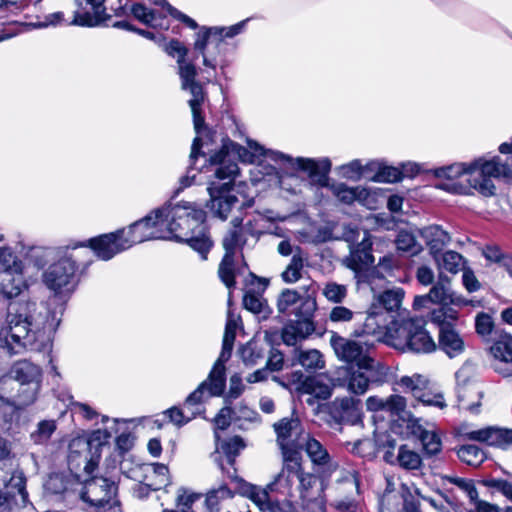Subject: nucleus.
Here are the masks:
<instances>
[{
	"label": "nucleus",
	"mask_w": 512,
	"mask_h": 512,
	"mask_svg": "<svg viewBox=\"0 0 512 512\" xmlns=\"http://www.w3.org/2000/svg\"><path fill=\"white\" fill-rule=\"evenodd\" d=\"M24 288L21 262L14 259L13 265L4 270L0 282V306H7L8 310V331L4 339L0 337V346L7 348L10 354L19 353L21 348L41 351L49 343V310L35 302H12Z\"/></svg>",
	"instance_id": "f257e3e1"
},
{
	"label": "nucleus",
	"mask_w": 512,
	"mask_h": 512,
	"mask_svg": "<svg viewBox=\"0 0 512 512\" xmlns=\"http://www.w3.org/2000/svg\"><path fill=\"white\" fill-rule=\"evenodd\" d=\"M404 295L405 292L402 288L393 287L381 292L377 297V301L385 310L393 312L401 307Z\"/></svg>",
	"instance_id": "58836bf2"
},
{
	"label": "nucleus",
	"mask_w": 512,
	"mask_h": 512,
	"mask_svg": "<svg viewBox=\"0 0 512 512\" xmlns=\"http://www.w3.org/2000/svg\"><path fill=\"white\" fill-rule=\"evenodd\" d=\"M132 15L140 22L148 25L155 19V13L153 10L148 9L142 3H135L131 7Z\"/></svg>",
	"instance_id": "774afa93"
},
{
	"label": "nucleus",
	"mask_w": 512,
	"mask_h": 512,
	"mask_svg": "<svg viewBox=\"0 0 512 512\" xmlns=\"http://www.w3.org/2000/svg\"><path fill=\"white\" fill-rule=\"evenodd\" d=\"M330 344L336 356L346 363H355L356 366H359L378 361L372 356L374 343L362 338L352 340L333 334Z\"/></svg>",
	"instance_id": "f8f14e48"
},
{
	"label": "nucleus",
	"mask_w": 512,
	"mask_h": 512,
	"mask_svg": "<svg viewBox=\"0 0 512 512\" xmlns=\"http://www.w3.org/2000/svg\"><path fill=\"white\" fill-rule=\"evenodd\" d=\"M304 298L296 290L284 289L278 296L277 309L279 313L285 314L298 302L300 305Z\"/></svg>",
	"instance_id": "09e8293b"
},
{
	"label": "nucleus",
	"mask_w": 512,
	"mask_h": 512,
	"mask_svg": "<svg viewBox=\"0 0 512 512\" xmlns=\"http://www.w3.org/2000/svg\"><path fill=\"white\" fill-rule=\"evenodd\" d=\"M316 309L317 302L314 298L306 296L301 301L294 312L297 319L288 321L282 328L281 337L286 345L295 346L315 332L313 316Z\"/></svg>",
	"instance_id": "1a4fd4ad"
},
{
	"label": "nucleus",
	"mask_w": 512,
	"mask_h": 512,
	"mask_svg": "<svg viewBox=\"0 0 512 512\" xmlns=\"http://www.w3.org/2000/svg\"><path fill=\"white\" fill-rule=\"evenodd\" d=\"M299 392L308 394L311 397L306 400L307 404L313 405L315 399L327 400L332 396L333 385L321 377H306L298 388Z\"/></svg>",
	"instance_id": "cd10ccee"
},
{
	"label": "nucleus",
	"mask_w": 512,
	"mask_h": 512,
	"mask_svg": "<svg viewBox=\"0 0 512 512\" xmlns=\"http://www.w3.org/2000/svg\"><path fill=\"white\" fill-rule=\"evenodd\" d=\"M76 271L75 262L64 257L52 264L43 275L45 285L55 293L71 291L70 284Z\"/></svg>",
	"instance_id": "6ab92c4d"
},
{
	"label": "nucleus",
	"mask_w": 512,
	"mask_h": 512,
	"mask_svg": "<svg viewBox=\"0 0 512 512\" xmlns=\"http://www.w3.org/2000/svg\"><path fill=\"white\" fill-rule=\"evenodd\" d=\"M244 447L245 443L240 436H234L222 442L221 449L226 456L228 464L234 465L235 458Z\"/></svg>",
	"instance_id": "5fc2aeb1"
},
{
	"label": "nucleus",
	"mask_w": 512,
	"mask_h": 512,
	"mask_svg": "<svg viewBox=\"0 0 512 512\" xmlns=\"http://www.w3.org/2000/svg\"><path fill=\"white\" fill-rule=\"evenodd\" d=\"M430 380L421 374H413L412 376L401 377L397 384L404 392H409L416 399L427 388Z\"/></svg>",
	"instance_id": "e433bc0d"
},
{
	"label": "nucleus",
	"mask_w": 512,
	"mask_h": 512,
	"mask_svg": "<svg viewBox=\"0 0 512 512\" xmlns=\"http://www.w3.org/2000/svg\"><path fill=\"white\" fill-rule=\"evenodd\" d=\"M239 355L247 367H253L265 358V349L251 341L239 349Z\"/></svg>",
	"instance_id": "a19ab883"
},
{
	"label": "nucleus",
	"mask_w": 512,
	"mask_h": 512,
	"mask_svg": "<svg viewBox=\"0 0 512 512\" xmlns=\"http://www.w3.org/2000/svg\"><path fill=\"white\" fill-rule=\"evenodd\" d=\"M439 347L452 358L464 351L465 344L460 334L452 327L439 331Z\"/></svg>",
	"instance_id": "f704fd0d"
},
{
	"label": "nucleus",
	"mask_w": 512,
	"mask_h": 512,
	"mask_svg": "<svg viewBox=\"0 0 512 512\" xmlns=\"http://www.w3.org/2000/svg\"><path fill=\"white\" fill-rule=\"evenodd\" d=\"M74 481L69 477L54 473L51 474L44 484L45 492L49 495L69 494Z\"/></svg>",
	"instance_id": "c9c22d12"
},
{
	"label": "nucleus",
	"mask_w": 512,
	"mask_h": 512,
	"mask_svg": "<svg viewBox=\"0 0 512 512\" xmlns=\"http://www.w3.org/2000/svg\"><path fill=\"white\" fill-rule=\"evenodd\" d=\"M431 321L439 326V331L445 328L453 327L454 322L458 319V312L444 304L434 309L430 314Z\"/></svg>",
	"instance_id": "4c0bfd02"
},
{
	"label": "nucleus",
	"mask_w": 512,
	"mask_h": 512,
	"mask_svg": "<svg viewBox=\"0 0 512 512\" xmlns=\"http://www.w3.org/2000/svg\"><path fill=\"white\" fill-rule=\"evenodd\" d=\"M302 449L305 450L314 465L329 468L333 467L332 458L326 447L317 439L311 437L309 433H307L303 440Z\"/></svg>",
	"instance_id": "c756f323"
},
{
	"label": "nucleus",
	"mask_w": 512,
	"mask_h": 512,
	"mask_svg": "<svg viewBox=\"0 0 512 512\" xmlns=\"http://www.w3.org/2000/svg\"><path fill=\"white\" fill-rule=\"evenodd\" d=\"M37 392L38 384L28 386L12 378L0 380V400L16 410L34 403Z\"/></svg>",
	"instance_id": "2eb2a0df"
},
{
	"label": "nucleus",
	"mask_w": 512,
	"mask_h": 512,
	"mask_svg": "<svg viewBox=\"0 0 512 512\" xmlns=\"http://www.w3.org/2000/svg\"><path fill=\"white\" fill-rule=\"evenodd\" d=\"M339 239L348 243L349 255L343 259V265L355 273L368 269L374 263L371 235L350 224H343Z\"/></svg>",
	"instance_id": "39448f33"
},
{
	"label": "nucleus",
	"mask_w": 512,
	"mask_h": 512,
	"mask_svg": "<svg viewBox=\"0 0 512 512\" xmlns=\"http://www.w3.org/2000/svg\"><path fill=\"white\" fill-rule=\"evenodd\" d=\"M235 337L236 332L225 330L223 336L222 351L218 360L215 362L212 370L209 373V380L211 382V395H221L224 392L226 383L224 363L231 357Z\"/></svg>",
	"instance_id": "aec40b11"
},
{
	"label": "nucleus",
	"mask_w": 512,
	"mask_h": 512,
	"mask_svg": "<svg viewBox=\"0 0 512 512\" xmlns=\"http://www.w3.org/2000/svg\"><path fill=\"white\" fill-rule=\"evenodd\" d=\"M181 88L189 90L192 98L205 96L202 85L196 81L197 71L193 63L178 62Z\"/></svg>",
	"instance_id": "2f4dec72"
},
{
	"label": "nucleus",
	"mask_w": 512,
	"mask_h": 512,
	"mask_svg": "<svg viewBox=\"0 0 512 512\" xmlns=\"http://www.w3.org/2000/svg\"><path fill=\"white\" fill-rule=\"evenodd\" d=\"M152 476L155 478L154 480H150L146 485L154 490H160L163 486H166L169 483L168 478V467L164 464L154 463L151 465Z\"/></svg>",
	"instance_id": "603ef678"
},
{
	"label": "nucleus",
	"mask_w": 512,
	"mask_h": 512,
	"mask_svg": "<svg viewBox=\"0 0 512 512\" xmlns=\"http://www.w3.org/2000/svg\"><path fill=\"white\" fill-rule=\"evenodd\" d=\"M397 461L401 467L407 470H415L421 467L422 460L418 453L402 445L399 448Z\"/></svg>",
	"instance_id": "de8ad7c7"
},
{
	"label": "nucleus",
	"mask_w": 512,
	"mask_h": 512,
	"mask_svg": "<svg viewBox=\"0 0 512 512\" xmlns=\"http://www.w3.org/2000/svg\"><path fill=\"white\" fill-rule=\"evenodd\" d=\"M328 409L330 416L338 424L356 425L361 422L360 400L352 397L337 398L328 405Z\"/></svg>",
	"instance_id": "4be33fe9"
},
{
	"label": "nucleus",
	"mask_w": 512,
	"mask_h": 512,
	"mask_svg": "<svg viewBox=\"0 0 512 512\" xmlns=\"http://www.w3.org/2000/svg\"><path fill=\"white\" fill-rule=\"evenodd\" d=\"M395 242L398 250L411 254H417L421 251V246L417 243L415 236L408 231H400Z\"/></svg>",
	"instance_id": "6e6d98bb"
},
{
	"label": "nucleus",
	"mask_w": 512,
	"mask_h": 512,
	"mask_svg": "<svg viewBox=\"0 0 512 512\" xmlns=\"http://www.w3.org/2000/svg\"><path fill=\"white\" fill-rule=\"evenodd\" d=\"M459 459L470 466H479L485 460V453L476 445H463L457 451Z\"/></svg>",
	"instance_id": "c03bdc74"
},
{
	"label": "nucleus",
	"mask_w": 512,
	"mask_h": 512,
	"mask_svg": "<svg viewBox=\"0 0 512 512\" xmlns=\"http://www.w3.org/2000/svg\"><path fill=\"white\" fill-rule=\"evenodd\" d=\"M322 294L327 301L334 304H341L347 297L348 288L346 285L330 281L325 283Z\"/></svg>",
	"instance_id": "49530a36"
},
{
	"label": "nucleus",
	"mask_w": 512,
	"mask_h": 512,
	"mask_svg": "<svg viewBox=\"0 0 512 512\" xmlns=\"http://www.w3.org/2000/svg\"><path fill=\"white\" fill-rule=\"evenodd\" d=\"M470 178L467 182L484 197L496 194V187L491 178H508L512 175L510 166L498 156L490 160L478 158L470 163Z\"/></svg>",
	"instance_id": "0eeeda50"
},
{
	"label": "nucleus",
	"mask_w": 512,
	"mask_h": 512,
	"mask_svg": "<svg viewBox=\"0 0 512 512\" xmlns=\"http://www.w3.org/2000/svg\"><path fill=\"white\" fill-rule=\"evenodd\" d=\"M90 441L84 438H75L69 443L68 464L70 469H78L83 465L88 473L96 465L90 459Z\"/></svg>",
	"instance_id": "b1692460"
},
{
	"label": "nucleus",
	"mask_w": 512,
	"mask_h": 512,
	"mask_svg": "<svg viewBox=\"0 0 512 512\" xmlns=\"http://www.w3.org/2000/svg\"><path fill=\"white\" fill-rule=\"evenodd\" d=\"M419 300H430L438 304H454L466 305L465 299L450 288V281L447 277H440L439 280L433 285L429 293L418 298Z\"/></svg>",
	"instance_id": "393cba45"
},
{
	"label": "nucleus",
	"mask_w": 512,
	"mask_h": 512,
	"mask_svg": "<svg viewBox=\"0 0 512 512\" xmlns=\"http://www.w3.org/2000/svg\"><path fill=\"white\" fill-rule=\"evenodd\" d=\"M470 164L455 163L446 167H441L436 170L437 177H444L447 179L458 178L462 175H467L470 178Z\"/></svg>",
	"instance_id": "bf43d9fd"
},
{
	"label": "nucleus",
	"mask_w": 512,
	"mask_h": 512,
	"mask_svg": "<svg viewBox=\"0 0 512 512\" xmlns=\"http://www.w3.org/2000/svg\"><path fill=\"white\" fill-rule=\"evenodd\" d=\"M292 365H300L308 372H315L325 367L322 353L317 349L295 348L292 354Z\"/></svg>",
	"instance_id": "c85d7f7f"
},
{
	"label": "nucleus",
	"mask_w": 512,
	"mask_h": 512,
	"mask_svg": "<svg viewBox=\"0 0 512 512\" xmlns=\"http://www.w3.org/2000/svg\"><path fill=\"white\" fill-rule=\"evenodd\" d=\"M235 473L236 470L234 469L232 473L227 472V475L231 481L241 483V493L244 496L250 498L257 506H259L261 510H268L270 504L274 501L271 496V494L274 492L268 489V485L265 488H260L258 486L246 483Z\"/></svg>",
	"instance_id": "bb28decb"
},
{
	"label": "nucleus",
	"mask_w": 512,
	"mask_h": 512,
	"mask_svg": "<svg viewBox=\"0 0 512 512\" xmlns=\"http://www.w3.org/2000/svg\"><path fill=\"white\" fill-rule=\"evenodd\" d=\"M89 245L102 260H110L116 254L131 247L125 237V229L92 238L89 240Z\"/></svg>",
	"instance_id": "412c9836"
},
{
	"label": "nucleus",
	"mask_w": 512,
	"mask_h": 512,
	"mask_svg": "<svg viewBox=\"0 0 512 512\" xmlns=\"http://www.w3.org/2000/svg\"><path fill=\"white\" fill-rule=\"evenodd\" d=\"M493 344L490 347L492 356L500 362L512 365V336L501 330L495 332V337L492 339Z\"/></svg>",
	"instance_id": "473e14b6"
},
{
	"label": "nucleus",
	"mask_w": 512,
	"mask_h": 512,
	"mask_svg": "<svg viewBox=\"0 0 512 512\" xmlns=\"http://www.w3.org/2000/svg\"><path fill=\"white\" fill-rule=\"evenodd\" d=\"M12 379L17 380L23 384L31 386L38 384L40 386L41 370L40 368L27 360H21L14 364L12 368Z\"/></svg>",
	"instance_id": "72a5a7b5"
},
{
	"label": "nucleus",
	"mask_w": 512,
	"mask_h": 512,
	"mask_svg": "<svg viewBox=\"0 0 512 512\" xmlns=\"http://www.w3.org/2000/svg\"><path fill=\"white\" fill-rule=\"evenodd\" d=\"M389 344L400 351L430 353L436 349V343L425 329L422 318H409L395 322L388 329Z\"/></svg>",
	"instance_id": "7ed1b4c3"
},
{
	"label": "nucleus",
	"mask_w": 512,
	"mask_h": 512,
	"mask_svg": "<svg viewBox=\"0 0 512 512\" xmlns=\"http://www.w3.org/2000/svg\"><path fill=\"white\" fill-rule=\"evenodd\" d=\"M461 435L467 440L486 443L490 446L504 447L512 444V430L488 426L478 430H469L468 426L461 428Z\"/></svg>",
	"instance_id": "5701e85b"
},
{
	"label": "nucleus",
	"mask_w": 512,
	"mask_h": 512,
	"mask_svg": "<svg viewBox=\"0 0 512 512\" xmlns=\"http://www.w3.org/2000/svg\"><path fill=\"white\" fill-rule=\"evenodd\" d=\"M300 498L304 509L310 512H325L326 500L323 495L325 484L323 481L310 474L305 473L301 466V475L298 478Z\"/></svg>",
	"instance_id": "dca6fc26"
},
{
	"label": "nucleus",
	"mask_w": 512,
	"mask_h": 512,
	"mask_svg": "<svg viewBox=\"0 0 512 512\" xmlns=\"http://www.w3.org/2000/svg\"><path fill=\"white\" fill-rule=\"evenodd\" d=\"M482 484L501 493L505 498L512 502V477L511 478H487L482 480Z\"/></svg>",
	"instance_id": "3c124183"
},
{
	"label": "nucleus",
	"mask_w": 512,
	"mask_h": 512,
	"mask_svg": "<svg viewBox=\"0 0 512 512\" xmlns=\"http://www.w3.org/2000/svg\"><path fill=\"white\" fill-rule=\"evenodd\" d=\"M163 208H167L164 214L167 239L173 238L176 241L189 244L192 249L206 259V255L212 247V241L208 237L204 225L205 212L188 202L175 205L168 202L163 205Z\"/></svg>",
	"instance_id": "f03ea898"
},
{
	"label": "nucleus",
	"mask_w": 512,
	"mask_h": 512,
	"mask_svg": "<svg viewBox=\"0 0 512 512\" xmlns=\"http://www.w3.org/2000/svg\"><path fill=\"white\" fill-rule=\"evenodd\" d=\"M238 170L236 163H228L218 167L214 173V179L210 181L207 188L210 195L211 210L222 220L227 219L232 206L238 202L236 196L227 195L233 187Z\"/></svg>",
	"instance_id": "20e7f679"
},
{
	"label": "nucleus",
	"mask_w": 512,
	"mask_h": 512,
	"mask_svg": "<svg viewBox=\"0 0 512 512\" xmlns=\"http://www.w3.org/2000/svg\"><path fill=\"white\" fill-rule=\"evenodd\" d=\"M463 257L458 252L449 250L442 255L440 266L450 273L456 274L463 268Z\"/></svg>",
	"instance_id": "680f3d73"
},
{
	"label": "nucleus",
	"mask_w": 512,
	"mask_h": 512,
	"mask_svg": "<svg viewBox=\"0 0 512 512\" xmlns=\"http://www.w3.org/2000/svg\"><path fill=\"white\" fill-rule=\"evenodd\" d=\"M406 406V399L401 395L394 394L385 399V411L403 420H405L406 415H409Z\"/></svg>",
	"instance_id": "8fccbe9b"
},
{
	"label": "nucleus",
	"mask_w": 512,
	"mask_h": 512,
	"mask_svg": "<svg viewBox=\"0 0 512 512\" xmlns=\"http://www.w3.org/2000/svg\"><path fill=\"white\" fill-rule=\"evenodd\" d=\"M232 492L227 485H220L217 489H212L207 493L206 505L211 512L219 511V502L223 499L231 498Z\"/></svg>",
	"instance_id": "864d4df0"
},
{
	"label": "nucleus",
	"mask_w": 512,
	"mask_h": 512,
	"mask_svg": "<svg viewBox=\"0 0 512 512\" xmlns=\"http://www.w3.org/2000/svg\"><path fill=\"white\" fill-rule=\"evenodd\" d=\"M342 385L356 395L366 393L370 386H380L387 381L389 369L380 361L366 363L365 365L349 366L339 371Z\"/></svg>",
	"instance_id": "423d86ee"
},
{
	"label": "nucleus",
	"mask_w": 512,
	"mask_h": 512,
	"mask_svg": "<svg viewBox=\"0 0 512 512\" xmlns=\"http://www.w3.org/2000/svg\"><path fill=\"white\" fill-rule=\"evenodd\" d=\"M415 400L424 405L434 406L440 409H444L447 406L443 394L436 389L431 381L428 383L427 388L423 390Z\"/></svg>",
	"instance_id": "37998d69"
},
{
	"label": "nucleus",
	"mask_w": 512,
	"mask_h": 512,
	"mask_svg": "<svg viewBox=\"0 0 512 512\" xmlns=\"http://www.w3.org/2000/svg\"><path fill=\"white\" fill-rule=\"evenodd\" d=\"M360 315L361 313L354 312L348 307L336 305L331 308L328 319L332 323H348Z\"/></svg>",
	"instance_id": "052dcab7"
},
{
	"label": "nucleus",
	"mask_w": 512,
	"mask_h": 512,
	"mask_svg": "<svg viewBox=\"0 0 512 512\" xmlns=\"http://www.w3.org/2000/svg\"><path fill=\"white\" fill-rule=\"evenodd\" d=\"M205 96L191 98L189 100V106L191 107L193 114L194 129L197 133H200L204 127V117L201 114V105L203 104Z\"/></svg>",
	"instance_id": "338daca9"
},
{
	"label": "nucleus",
	"mask_w": 512,
	"mask_h": 512,
	"mask_svg": "<svg viewBox=\"0 0 512 512\" xmlns=\"http://www.w3.org/2000/svg\"><path fill=\"white\" fill-rule=\"evenodd\" d=\"M273 429L282 457H302L301 450L307 432L297 414L283 417L273 424Z\"/></svg>",
	"instance_id": "6e6552de"
},
{
	"label": "nucleus",
	"mask_w": 512,
	"mask_h": 512,
	"mask_svg": "<svg viewBox=\"0 0 512 512\" xmlns=\"http://www.w3.org/2000/svg\"><path fill=\"white\" fill-rule=\"evenodd\" d=\"M107 20L102 18L95 13H80L75 12L73 20L70 22V25L83 26V27H96L102 25Z\"/></svg>",
	"instance_id": "e2e57ef3"
},
{
	"label": "nucleus",
	"mask_w": 512,
	"mask_h": 512,
	"mask_svg": "<svg viewBox=\"0 0 512 512\" xmlns=\"http://www.w3.org/2000/svg\"><path fill=\"white\" fill-rule=\"evenodd\" d=\"M56 424L52 420H43L37 425V429L31 433V439L35 444H43L47 442L54 431Z\"/></svg>",
	"instance_id": "4d7b16f0"
},
{
	"label": "nucleus",
	"mask_w": 512,
	"mask_h": 512,
	"mask_svg": "<svg viewBox=\"0 0 512 512\" xmlns=\"http://www.w3.org/2000/svg\"><path fill=\"white\" fill-rule=\"evenodd\" d=\"M167 208H156L144 218L131 224L127 231L125 230V237L130 246L142 243L148 240L167 239L165 232L164 214Z\"/></svg>",
	"instance_id": "9b49d317"
},
{
	"label": "nucleus",
	"mask_w": 512,
	"mask_h": 512,
	"mask_svg": "<svg viewBox=\"0 0 512 512\" xmlns=\"http://www.w3.org/2000/svg\"><path fill=\"white\" fill-rule=\"evenodd\" d=\"M27 502L26 478L23 472L16 471L0 490V512H12L15 508L25 507Z\"/></svg>",
	"instance_id": "a211bd4d"
},
{
	"label": "nucleus",
	"mask_w": 512,
	"mask_h": 512,
	"mask_svg": "<svg viewBox=\"0 0 512 512\" xmlns=\"http://www.w3.org/2000/svg\"><path fill=\"white\" fill-rule=\"evenodd\" d=\"M234 257L235 255L225 253L218 268L219 277L228 288H232L236 284L234 272Z\"/></svg>",
	"instance_id": "a18cd8bd"
},
{
	"label": "nucleus",
	"mask_w": 512,
	"mask_h": 512,
	"mask_svg": "<svg viewBox=\"0 0 512 512\" xmlns=\"http://www.w3.org/2000/svg\"><path fill=\"white\" fill-rule=\"evenodd\" d=\"M305 256L302 250H297L291 258L290 263L282 272L281 276L286 283H295L302 278V271L304 268Z\"/></svg>",
	"instance_id": "ea45409f"
},
{
	"label": "nucleus",
	"mask_w": 512,
	"mask_h": 512,
	"mask_svg": "<svg viewBox=\"0 0 512 512\" xmlns=\"http://www.w3.org/2000/svg\"><path fill=\"white\" fill-rule=\"evenodd\" d=\"M420 441L424 452L429 456L436 455L441 451L442 444L440 437L433 431L425 433Z\"/></svg>",
	"instance_id": "0e129e2a"
},
{
	"label": "nucleus",
	"mask_w": 512,
	"mask_h": 512,
	"mask_svg": "<svg viewBox=\"0 0 512 512\" xmlns=\"http://www.w3.org/2000/svg\"><path fill=\"white\" fill-rule=\"evenodd\" d=\"M231 228L226 232L222 239V246L225 253L235 255L238 249H242L246 244V233L249 230V223L243 225V218L234 217L231 222Z\"/></svg>",
	"instance_id": "a878e982"
},
{
	"label": "nucleus",
	"mask_w": 512,
	"mask_h": 512,
	"mask_svg": "<svg viewBox=\"0 0 512 512\" xmlns=\"http://www.w3.org/2000/svg\"><path fill=\"white\" fill-rule=\"evenodd\" d=\"M117 486L115 482L104 477H93L84 483L80 497L96 508L116 509L119 502L115 500Z\"/></svg>",
	"instance_id": "ddd939ff"
},
{
	"label": "nucleus",
	"mask_w": 512,
	"mask_h": 512,
	"mask_svg": "<svg viewBox=\"0 0 512 512\" xmlns=\"http://www.w3.org/2000/svg\"><path fill=\"white\" fill-rule=\"evenodd\" d=\"M479 369L472 361H466L456 372V379L459 386L458 398L463 409L476 412L480 407L481 392L476 387L468 391L466 387L474 383L478 377Z\"/></svg>",
	"instance_id": "4468645a"
},
{
	"label": "nucleus",
	"mask_w": 512,
	"mask_h": 512,
	"mask_svg": "<svg viewBox=\"0 0 512 512\" xmlns=\"http://www.w3.org/2000/svg\"><path fill=\"white\" fill-rule=\"evenodd\" d=\"M404 175L407 176L408 172H402L395 167L385 166L376 173L373 179L377 182H396L401 180Z\"/></svg>",
	"instance_id": "69168bd1"
},
{
	"label": "nucleus",
	"mask_w": 512,
	"mask_h": 512,
	"mask_svg": "<svg viewBox=\"0 0 512 512\" xmlns=\"http://www.w3.org/2000/svg\"><path fill=\"white\" fill-rule=\"evenodd\" d=\"M210 385L211 382L209 377L207 380L203 381L196 390H194L185 400L184 405L186 407L199 405L204 402L207 398L213 397L214 395L210 394Z\"/></svg>",
	"instance_id": "13d9d810"
},
{
	"label": "nucleus",
	"mask_w": 512,
	"mask_h": 512,
	"mask_svg": "<svg viewBox=\"0 0 512 512\" xmlns=\"http://www.w3.org/2000/svg\"><path fill=\"white\" fill-rule=\"evenodd\" d=\"M302 457H282V469L268 484V489L283 498L293 496V487L301 475Z\"/></svg>",
	"instance_id": "f3484780"
},
{
	"label": "nucleus",
	"mask_w": 512,
	"mask_h": 512,
	"mask_svg": "<svg viewBox=\"0 0 512 512\" xmlns=\"http://www.w3.org/2000/svg\"><path fill=\"white\" fill-rule=\"evenodd\" d=\"M419 234L424 239L433 255L440 253L451 241L449 233L438 225L424 227L419 230Z\"/></svg>",
	"instance_id": "7c9ffc66"
},
{
	"label": "nucleus",
	"mask_w": 512,
	"mask_h": 512,
	"mask_svg": "<svg viewBox=\"0 0 512 512\" xmlns=\"http://www.w3.org/2000/svg\"><path fill=\"white\" fill-rule=\"evenodd\" d=\"M249 147L260 155L268 156L275 161H285L290 163L292 166H296L298 169L308 173V176L313 182L324 186L327 180V174L330 171L331 163L329 159H322L319 161L310 158H296L292 159L290 156L280 152L265 150L261 145L255 141H248Z\"/></svg>",
	"instance_id": "9d476101"
},
{
	"label": "nucleus",
	"mask_w": 512,
	"mask_h": 512,
	"mask_svg": "<svg viewBox=\"0 0 512 512\" xmlns=\"http://www.w3.org/2000/svg\"><path fill=\"white\" fill-rule=\"evenodd\" d=\"M476 333L485 341H490L495 337V323L491 315L485 312H480L475 318Z\"/></svg>",
	"instance_id": "79ce46f5"
}]
</instances>
